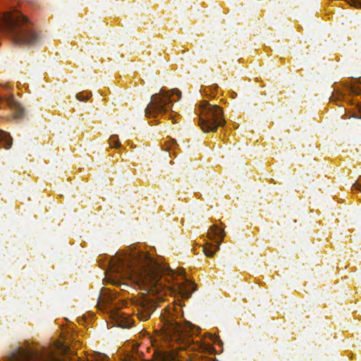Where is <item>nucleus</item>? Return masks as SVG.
<instances>
[{
	"instance_id": "obj_11",
	"label": "nucleus",
	"mask_w": 361,
	"mask_h": 361,
	"mask_svg": "<svg viewBox=\"0 0 361 361\" xmlns=\"http://www.w3.org/2000/svg\"><path fill=\"white\" fill-rule=\"evenodd\" d=\"M178 290L181 297L188 298L195 290V285L192 281L184 279L178 284Z\"/></svg>"
},
{
	"instance_id": "obj_14",
	"label": "nucleus",
	"mask_w": 361,
	"mask_h": 361,
	"mask_svg": "<svg viewBox=\"0 0 361 361\" xmlns=\"http://www.w3.org/2000/svg\"><path fill=\"white\" fill-rule=\"evenodd\" d=\"M152 312V307L141 306L137 310V317L141 321H147L150 318Z\"/></svg>"
},
{
	"instance_id": "obj_8",
	"label": "nucleus",
	"mask_w": 361,
	"mask_h": 361,
	"mask_svg": "<svg viewBox=\"0 0 361 361\" xmlns=\"http://www.w3.org/2000/svg\"><path fill=\"white\" fill-rule=\"evenodd\" d=\"M330 101L336 104L341 101L347 102L350 106L348 111L349 114H351L350 116L361 118V101L355 99H349L344 92L338 90H334Z\"/></svg>"
},
{
	"instance_id": "obj_20",
	"label": "nucleus",
	"mask_w": 361,
	"mask_h": 361,
	"mask_svg": "<svg viewBox=\"0 0 361 361\" xmlns=\"http://www.w3.org/2000/svg\"><path fill=\"white\" fill-rule=\"evenodd\" d=\"M201 92L204 94H207V88H204L201 90Z\"/></svg>"
},
{
	"instance_id": "obj_22",
	"label": "nucleus",
	"mask_w": 361,
	"mask_h": 361,
	"mask_svg": "<svg viewBox=\"0 0 361 361\" xmlns=\"http://www.w3.org/2000/svg\"><path fill=\"white\" fill-rule=\"evenodd\" d=\"M155 342H156L155 341H152V345H153V346H155V345H156V344H155Z\"/></svg>"
},
{
	"instance_id": "obj_16",
	"label": "nucleus",
	"mask_w": 361,
	"mask_h": 361,
	"mask_svg": "<svg viewBox=\"0 0 361 361\" xmlns=\"http://www.w3.org/2000/svg\"><path fill=\"white\" fill-rule=\"evenodd\" d=\"M178 147V145L175 140L171 137H166L163 144L162 149L165 151L170 152L171 150H175Z\"/></svg>"
},
{
	"instance_id": "obj_3",
	"label": "nucleus",
	"mask_w": 361,
	"mask_h": 361,
	"mask_svg": "<svg viewBox=\"0 0 361 361\" xmlns=\"http://www.w3.org/2000/svg\"><path fill=\"white\" fill-rule=\"evenodd\" d=\"M5 361H90L71 353L62 336L47 346L27 344L19 348Z\"/></svg>"
},
{
	"instance_id": "obj_12",
	"label": "nucleus",
	"mask_w": 361,
	"mask_h": 361,
	"mask_svg": "<svg viewBox=\"0 0 361 361\" xmlns=\"http://www.w3.org/2000/svg\"><path fill=\"white\" fill-rule=\"evenodd\" d=\"M345 90L350 94L361 95V82L352 80L345 83Z\"/></svg>"
},
{
	"instance_id": "obj_6",
	"label": "nucleus",
	"mask_w": 361,
	"mask_h": 361,
	"mask_svg": "<svg viewBox=\"0 0 361 361\" xmlns=\"http://www.w3.org/2000/svg\"><path fill=\"white\" fill-rule=\"evenodd\" d=\"M196 112L199 116L198 124L204 133L214 132L225 123L222 109L205 100L200 102Z\"/></svg>"
},
{
	"instance_id": "obj_13",
	"label": "nucleus",
	"mask_w": 361,
	"mask_h": 361,
	"mask_svg": "<svg viewBox=\"0 0 361 361\" xmlns=\"http://www.w3.org/2000/svg\"><path fill=\"white\" fill-rule=\"evenodd\" d=\"M116 290L105 288L102 290L100 299L108 304L112 302L116 298Z\"/></svg>"
},
{
	"instance_id": "obj_18",
	"label": "nucleus",
	"mask_w": 361,
	"mask_h": 361,
	"mask_svg": "<svg viewBox=\"0 0 361 361\" xmlns=\"http://www.w3.org/2000/svg\"><path fill=\"white\" fill-rule=\"evenodd\" d=\"M92 96V94L91 92H79L78 94H76V98L79 100V101H87V99H89Z\"/></svg>"
},
{
	"instance_id": "obj_17",
	"label": "nucleus",
	"mask_w": 361,
	"mask_h": 361,
	"mask_svg": "<svg viewBox=\"0 0 361 361\" xmlns=\"http://www.w3.org/2000/svg\"><path fill=\"white\" fill-rule=\"evenodd\" d=\"M109 143L112 148H118L121 145L118 137L116 135H113L109 137Z\"/></svg>"
},
{
	"instance_id": "obj_9",
	"label": "nucleus",
	"mask_w": 361,
	"mask_h": 361,
	"mask_svg": "<svg viewBox=\"0 0 361 361\" xmlns=\"http://www.w3.org/2000/svg\"><path fill=\"white\" fill-rule=\"evenodd\" d=\"M111 318L116 324L123 328H129L133 324V319L126 312L119 310H112L110 313Z\"/></svg>"
},
{
	"instance_id": "obj_2",
	"label": "nucleus",
	"mask_w": 361,
	"mask_h": 361,
	"mask_svg": "<svg viewBox=\"0 0 361 361\" xmlns=\"http://www.w3.org/2000/svg\"><path fill=\"white\" fill-rule=\"evenodd\" d=\"M179 310V307L171 305L166 307L161 314L163 326L160 331H157V337L171 347V350H156V361H180L179 357L183 355L179 352L184 350L209 355L214 353L215 350L212 343L215 341L216 336L208 334L203 339L195 341L191 338L198 331V329L188 322L182 324L180 322L176 321V313Z\"/></svg>"
},
{
	"instance_id": "obj_21",
	"label": "nucleus",
	"mask_w": 361,
	"mask_h": 361,
	"mask_svg": "<svg viewBox=\"0 0 361 361\" xmlns=\"http://www.w3.org/2000/svg\"><path fill=\"white\" fill-rule=\"evenodd\" d=\"M217 86L216 85H214V86H212L210 88L211 89H216Z\"/></svg>"
},
{
	"instance_id": "obj_7",
	"label": "nucleus",
	"mask_w": 361,
	"mask_h": 361,
	"mask_svg": "<svg viewBox=\"0 0 361 361\" xmlns=\"http://www.w3.org/2000/svg\"><path fill=\"white\" fill-rule=\"evenodd\" d=\"M224 228L216 224L212 226L207 232V237L209 240H213L214 244L207 242L203 246V251L207 257H212L214 253L219 250V246L222 242L225 233Z\"/></svg>"
},
{
	"instance_id": "obj_5",
	"label": "nucleus",
	"mask_w": 361,
	"mask_h": 361,
	"mask_svg": "<svg viewBox=\"0 0 361 361\" xmlns=\"http://www.w3.org/2000/svg\"><path fill=\"white\" fill-rule=\"evenodd\" d=\"M180 97L181 92L178 89L166 90L161 88L159 93L152 96L151 101L145 109V116L147 118H156L169 115V118L173 120L174 113L171 104L178 101Z\"/></svg>"
},
{
	"instance_id": "obj_19",
	"label": "nucleus",
	"mask_w": 361,
	"mask_h": 361,
	"mask_svg": "<svg viewBox=\"0 0 361 361\" xmlns=\"http://www.w3.org/2000/svg\"><path fill=\"white\" fill-rule=\"evenodd\" d=\"M351 6L361 8V0H345Z\"/></svg>"
},
{
	"instance_id": "obj_1",
	"label": "nucleus",
	"mask_w": 361,
	"mask_h": 361,
	"mask_svg": "<svg viewBox=\"0 0 361 361\" xmlns=\"http://www.w3.org/2000/svg\"><path fill=\"white\" fill-rule=\"evenodd\" d=\"M121 279L137 285L154 296L153 300L156 302L164 301L165 297L174 293L173 289L163 285L159 267L153 257L137 249L129 253H118L111 259L105 280L114 285L127 287L126 283H121Z\"/></svg>"
},
{
	"instance_id": "obj_4",
	"label": "nucleus",
	"mask_w": 361,
	"mask_h": 361,
	"mask_svg": "<svg viewBox=\"0 0 361 361\" xmlns=\"http://www.w3.org/2000/svg\"><path fill=\"white\" fill-rule=\"evenodd\" d=\"M0 31L18 44H33L39 37L31 22L16 9L0 13Z\"/></svg>"
},
{
	"instance_id": "obj_10",
	"label": "nucleus",
	"mask_w": 361,
	"mask_h": 361,
	"mask_svg": "<svg viewBox=\"0 0 361 361\" xmlns=\"http://www.w3.org/2000/svg\"><path fill=\"white\" fill-rule=\"evenodd\" d=\"M4 106L9 107L13 111V115L15 118H18L23 115V110L22 107L12 97H8L6 99L0 97V108H3Z\"/></svg>"
},
{
	"instance_id": "obj_15",
	"label": "nucleus",
	"mask_w": 361,
	"mask_h": 361,
	"mask_svg": "<svg viewBox=\"0 0 361 361\" xmlns=\"http://www.w3.org/2000/svg\"><path fill=\"white\" fill-rule=\"evenodd\" d=\"M12 145V138L8 133L0 130V147L8 149Z\"/></svg>"
}]
</instances>
